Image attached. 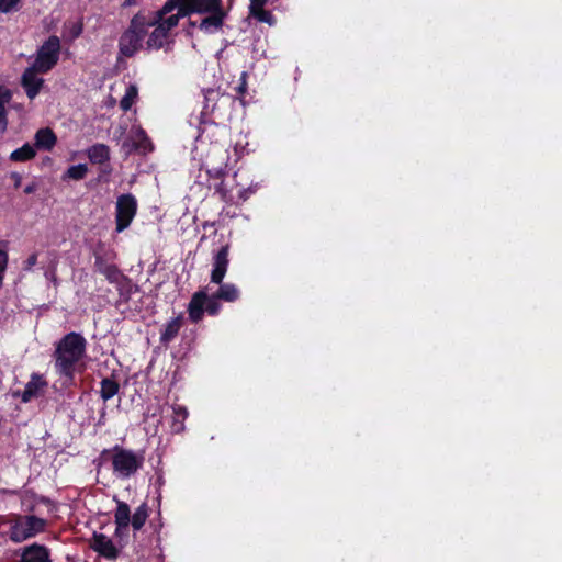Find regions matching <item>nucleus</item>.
I'll return each instance as SVG.
<instances>
[{"label":"nucleus","mask_w":562,"mask_h":562,"mask_svg":"<svg viewBox=\"0 0 562 562\" xmlns=\"http://www.w3.org/2000/svg\"><path fill=\"white\" fill-rule=\"evenodd\" d=\"M95 269L111 283H120L123 279V274L114 265L106 263L101 258L95 259Z\"/></svg>","instance_id":"17"},{"label":"nucleus","mask_w":562,"mask_h":562,"mask_svg":"<svg viewBox=\"0 0 562 562\" xmlns=\"http://www.w3.org/2000/svg\"><path fill=\"white\" fill-rule=\"evenodd\" d=\"M60 40L56 35H50L37 49L36 57L32 66L41 74H46L53 69L60 55Z\"/></svg>","instance_id":"6"},{"label":"nucleus","mask_w":562,"mask_h":562,"mask_svg":"<svg viewBox=\"0 0 562 562\" xmlns=\"http://www.w3.org/2000/svg\"><path fill=\"white\" fill-rule=\"evenodd\" d=\"M110 454L113 474L120 480L134 476L144 465L145 456L143 451H135L123 448L119 445L111 450H104L103 454Z\"/></svg>","instance_id":"5"},{"label":"nucleus","mask_w":562,"mask_h":562,"mask_svg":"<svg viewBox=\"0 0 562 562\" xmlns=\"http://www.w3.org/2000/svg\"><path fill=\"white\" fill-rule=\"evenodd\" d=\"M181 3L184 14H209L196 22H190L191 27L198 26L206 34H213L221 30L226 13L222 7V0H172V3Z\"/></svg>","instance_id":"2"},{"label":"nucleus","mask_w":562,"mask_h":562,"mask_svg":"<svg viewBox=\"0 0 562 562\" xmlns=\"http://www.w3.org/2000/svg\"><path fill=\"white\" fill-rule=\"evenodd\" d=\"M156 24L155 20L148 19L143 13L135 14L128 27L122 33L119 40V52L124 57L134 56L142 47L148 29Z\"/></svg>","instance_id":"4"},{"label":"nucleus","mask_w":562,"mask_h":562,"mask_svg":"<svg viewBox=\"0 0 562 562\" xmlns=\"http://www.w3.org/2000/svg\"><path fill=\"white\" fill-rule=\"evenodd\" d=\"M148 518V506L143 503L139 505L133 516H131L130 525H132L134 530H139L146 522Z\"/></svg>","instance_id":"27"},{"label":"nucleus","mask_w":562,"mask_h":562,"mask_svg":"<svg viewBox=\"0 0 562 562\" xmlns=\"http://www.w3.org/2000/svg\"><path fill=\"white\" fill-rule=\"evenodd\" d=\"M47 386L46 381L42 375L33 373L30 381L26 383L22 392L14 393V396H20L23 403H29L33 398L38 397Z\"/></svg>","instance_id":"10"},{"label":"nucleus","mask_w":562,"mask_h":562,"mask_svg":"<svg viewBox=\"0 0 562 562\" xmlns=\"http://www.w3.org/2000/svg\"><path fill=\"white\" fill-rule=\"evenodd\" d=\"M276 0H250L249 11L250 14L259 22L273 25L276 20L271 12L266 11L263 8L268 3H273Z\"/></svg>","instance_id":"14"},{"label":"nucleus","mask_w":562,"mask_h":562,"mask_svg":"<svg viewBox=\"0 0 562 562\" xmlns=\"http://www.w3.org/2000/svg\"><path fill=\"white\" fill-rule=\"evenodd\" d=\"M131 521L130 506L121 501H117V506L114 513V522L119 525L121 529L128 527Z\"/></svg>","instance_id":"24"},{"label":"nucleus","mask_w":562,"mask_h":562,"mask_svg":"<svg viewBox=\"0 0 562 562\" xmlns=\"http://www.w3.org/2000/svg\"><path fill=\"white\" fill-rule=\"evenodd\" d=\"M215 94V91H209V95Z\"/></svg>","instance_id":"42"},{"label":"nucleus","mask_w":562,"mask_h":562,"mask_svg":"<svg viewBox=\"0 0 562 562\" xmlns=\"http://www.w3.org/2000/svg\"><path fill=\"white\" fill-rule=\"evenodd\" d=\"M21 562H50V552L43 544L32 543L22 549Z\"/></svg>","instance_id":"13"},{"label":"nucleus","mask_w":562,"mask_h":562,"mask_svg":"<svg viewBox=\"0 0 562 562\" xmlns=\"http://www.w3.org/2000/svg\"><path fill=\"white\" fill-rule=\"evenodd\" d=\"M90 547L105 559L114 560L119 555V550L113 541L103 533H94Z\"/></svg>","instance_id":"11"},{"label":"nucleus","mask_w":562,"mask_h":562,"mask_svg":"<svg viewBox=\"0 0 562 562\" xmlns=\"http://www.w3.org/2000/svg\"><path fill=\"white\" fill-rule=\"evenodd\" d=\"M48 521L33 514L0 515V538L14 544L23 543L46 531Z\"/></svg>","instance_id":"1"},{"label":"nucleus","mask_w":562,"mask_h":562,"mask_svg":"<svg viewBox=\"0 0 562 562\" xmlns=\"http://www.w3.org/2000/svg\"><path fill=\"white\" fill-rule=\"evenodd\" d=\"M45 277L47 279H50V280H55V271L54 270H48L45 272Z\"/></svg>","instance_id":"39"},{"label":"nucleus","mask_w":562,"mask_h":562,"mask_svg":"<svg viewBox=\"0 0 562 562\" xmlns=\"http://www.w3.org/2000/svg\"><path fill=\"white\" fill-rule=\"evenodd\" d=\"M13 177H15V184L19 186L20 183V176L19 175H13Z\"/></svg>","instance_id":"41"},{"label":"nucleus","mask_w":562,"mask_h":562,"mask_svg":"<svg viewBox=\"0 0 562 562\" xmlns=\"http://www.w3.org/2000/svg\"><path fill=\"white\" fill-rule=\"evenodd\" d=\"M119 392V384L111 379H103L101 381L100 395L103 401H109Z\"/></svg>","instance_id":"29"},{"label":"nucleus","mask_w":562,"mask_h":562,"mask_svg":"<svg viewBox=\"0 0 562 562\" xmlns=\"http://www.w3.org/2000/svg\"><path fill=\"white\" fill-rule=\"evenodd\" d=\"M220 288L215 293L216 297L225 301V302H235L239 299V290L233 283H223L218 284Z\"/></svg>","instance_id":"23"},{"label":"nucleus","mask_w":562,"mask_h":562,"mask_svg":"<svg viewBox=\"0 0 562 562\" xmlns=\"http://www.w3.org/2000/svg\"><path fill=\"white\" fill-rule=\"evenodd\" d=\"M34 190H35L34 186H27V187H25L24 192L26 194H30V193L34 192Z\"/></svg>","instance_id":"40"},{"label":"nucleus","mask_w":562,"mask_h":562,"mask_svg":"<svg viewBox=\"0 0 562 562\" xmlns=\"http://www.w3.org/2000/svg\"><path fill=\"white\" fill-rule=\"evenodd\" d=\"M86 351V339L77 333L67 334L57 345L55 368L58 374L72 380L75 366Z\"/></svg>","instance_id":"3"},{"label":"nucleus","mask_w":562,"mask_h":562,"mask_svg":"<svg viewBox=\"0 0 562 562\" xmlns=\"http://www.w3.org/2000/svg\"><path fill=\"white\" fill-rule=\"evenodd\" d=\"M11 91L0 86V134L7 131L8 119L5 105L11 101Z\"/></svg>","instance_id":"22"},{"label":"nucleus","mask_w":562,"mask_h":562,"mask_svg":"<svg viewBox=\"0 0 562 562\" xmlns=\"http://www.w3.org/2000/svg\"><path fill=\"white\" fill-rule=\"evenodd\" d=\"M21 1L22 0H0V12L11 13L18 11Z\"/></svg>","instance_id":"32"},{"label":"nucleus","mask_w":562,"mask_h":562,"mask_svg":"<svg viewBox=\"0 0 562 562\" xmlns=\"http://www.w3.org/2000/svg\"><path fill=\"white\" fill-rule=\"evenodd\" d=\"M34 138L35 147L44 150H52L57 142L56 135L48 127L38 130Z\"/></svg>","instance_id":"16"},{"label":"nucleus","mask_w":562,"mask_h":562,"mask_svg":"<svg viewBox=\"0 0 562 562\" xmlns=\"http://www.w3.org/2000/svg\"><path fill=\"white\" fill-rule=\"evenodd\" d=\"M66 34L70 41L79 37L83 31V24L80 21L69 22L65 25Z\"/></svg>","instance_id":"31"},{"label":"nucleus","mask_w":562,"mask_h":562,"mask_svg":"<svg viewBox=\"0 0 562 562\" xmlns=\"http://www.w3.org/2000/svg\"><path fill=\"white\" fill-rule=\"evenodd\" d=\"M218 300L216 297V295H212V296H207L206 295V303H205V311L211 314V315H215L218 313L220 308H221V305L218 303Z\"/></svg>","instance_id":"33"},{"label":"nucleus","mask_w":562,"mask_h":562,"mask_svg":"<svg viewBox=\"0 0 562 562\" xmlns=\"http://www.w3.org/2000/svg\"><path fill=\"white\" fill-rule=\"evenodd\" d=\"M138 98V88L136 85H128L123 98L120 101V106L123 111H128Z\"/></svg>","instance_id":"28"},{"label":"nucleus","mask_w":562,"mask_h":562,"mask_svg":"<svg viewBox=\"0 0 562 562\" xmlns=\"http://www.w3.org/2000/svg\"><path fill=\"white\" fill-rule=\"evenodd\" d=\"M228 245L223 246L213 257V269L211 272V282L221 284L224 280L228 268Z\"/></svg>","instance_id":"9"},{"label":"nucleus","mask_w":562,"mask_h":562,"mask_svg":"<svg viewBox=\"0 0 562 562\" xmlns=\"http://www.w3.org/2000/svg\"><path fill=\"white\" fill-rule=\"evenodd\" d=\"M172 423L171 430L176 434H179L184 430V420L188 417V411L186 407L180 405L172 406Z\"/></svg>","instance_id":"25"},{"label":"nucleus","mask_w":562,"mask_h":562,"mask_svg":"<svg viewBox=\"0 0 562 562\" xmlns=\"http://www.w3.org/2000/svg\"><path fill=\"white\" fill-rule=\"evenodd\" d=\"M137 210L136 199L132 194H122L116 201V232L121 233L130 226Z\"/></svg>","instance_id":"7"},{"label":"nucleus","mask_w":562,"mask_h":562,"mask_svg":"<svg viewBox=\"0 0 562 562\" xmlns=\"http://www.w3.org/2000/svg\"><path fill=\"white\" fill-rule=\"evenodd\" d=\"M36 155L35 147L29 143L24 144L22 147L13 150L10 155V159L12 161H27L34 158Z\"/></svg>","instance_id":"26"},{"label":"nucleus","mask_w":562,"mask_h":562,"mask_svg":"<svg viewBox=\"0 0 562 562\" xmlns=\"http://www.w3.org/2000/svg\"><path fill=\"white\" fill-rule=\"evenodd\" d=\"M127 532H128V527H125V528L121 529L119 527V525H115V536L117 538H120L121 541H123L124 538L127 537Z\"/></svg>","instance_id":"36"},{"label":"nucleus","mask_w":562,"mask_h":562,"mask_svg":"<svg viewBox=\"0 0 562 562\" xmlns=\"http://www.w3.org/2000/svg\"><path fill=\"white\" fill-rule=\"evenodd\" d=\"M245 77H246V72H243V75H241V85L239 87V91L240 92H243L245 90V87H246Z\"/></svg>","instance_id":"38"},{"label":"nucleus","mask_w":562,"mask_h":562,"mask_svg":"<svg viewBox=\"0 0 562 562\" xmlns=\"http://www.w3.org/2000/svg\"><path fill=\"white\" fill-rule=\"evenodd\" d=\"M189 15L183 13L181 3H172V0H168L159 11L160 22L158 24L169 33L178 25L181 18Z\"/></svg>","instance_id":"8"},{"label":"nucleus","mask_w":562,"mask_h":562,"mask_svg":"<svg viewBox=\"0 0 562 562\" xmlns=\"http://www.w3.org/2000/svg\"><path fill=\"white\" fill-rule=\"evenodd\" d=\"M182 326V316L179 315L170 319L161 331L160 340L164 344L171 341L179 333Z\"/></svg>","instance_id":"21"},{"label":"nucleus","mask_w":562,"mask_h":562,"mask_svg":"<svg viewBox=\"0 0 562 562\" xmlns=\"http://www.w3.org/2000/svg\"><path fill=\"white\" fill-rule=\"evenodd\" d=\"M88 173V167L86 164H79L70 166L65 172L63 179L81 180Z\"/></svg>","instance_id":"30"},{"label":"nucleus","mask_w":562,"mask_h":562,"mask_svg":"<svg viewBox=\"0 0 562 562\" xmlns=\"http://www.w3.org/2000/svg\"><path fill=\"white\" fill-rule=\"evenodd\" d=\"M205 303H206V292L205 291H199L193 294V296L189 303V306H188L189 318L193 323H198L202 318L204 310H205Z\"/></svg>","instance_id":"15"},{"label":"nucleus","mask_w":562,"mask_h":562,"mask_svg":"<svg viewBox=\"0 0 562 562\" xmlns=\"http://www.w3.org/2000/svg\"><path fill=\"white\" fill-rule=\"evenodd\" d=\"M169 33L159 24L155 26L147 40V48L159 49L168 42Z\"/></svg>","instance_id":"20"},{"label":"nucleus","mask_w":562,"mask_h":562,"mask_svg":"<svg viewBox=\"0 0 562 562\" xmlns=\"http://www.w3.org/2000/svg\"><path fill=\"white\" fill-rule=\"evenodd\" d=\"M86 153L92 164L101 165L110 159V148L105 144H94Z\"/></svg>","instance_id":"19"},{"label":"nucleus","mask_w":562,"mask_h":562,"mask_svg":"<svg viewBox=\"0 0 562 562\" xmlns=\"http://www.w3.org/2000/svg\"><path fill=\"white\" fill-rule=\"evenodd\" d=\"M37 263V255L32 254L24 262V270H31Z\"/></svg>","instance_id":"34"},{"label":"nucleus","mask_w":562,"mask_h":562,"mask_svg":"<svg viewBox=\"0 0 562 562\" xmlns=\"http://www.w3.org/2000/svg\"><path fill=\"white\" fill-rule=\"evenodd\" d=\"M8 262V255L4 250L0 249V273L3 274Z\"/></svg>","instance_id":"35"},{"label":"nucleus","mask_w":562,"mask_h":562,"mask_svg":"<svg viewBox=\"0 0 562 562\" xmlns=\"http://www.w3.org/2000/svg\"><path fill=\"white\" fill-rule=\"evenodd\" d=\"M37 72L40 71L34 66H31L22 75V86L31 100L38 94L44 83V80L37 76Z\"/></svg>","instance_id":"12"},{"label":"nucleus","mask_w":562,"mask_h":562,"mask_svg":"<svg viewBox=\"0 0 562 562\" xmlns=\"http://www.w3.org/2000/svg\"><path fill=\"white\" fill-rule=\"evenodd\" d=\"M131 138L137 150L145 154L153 149L151 143L142 127L133 126L131 130Z\"/></svg>","instance_id":"18"},{"label":"nucleus","mask_w":562,"mask_h":562,"mask_svg":"<svg viewBox=\"0 0 562 562\" xmlns=\"http://www.w3.org/2000/svg\"><path fill=\"white\" fill-rule=\"evenodd\" d=\"M136 2H137V0H124L123 7H125V8L132 7V5H135Z\"/></svg>","instance_id":"37"}]
</instances>
